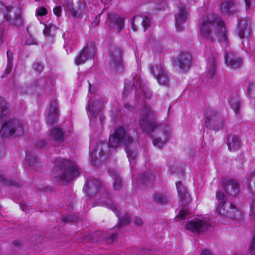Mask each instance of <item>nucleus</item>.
Returning a JSON list of instances; mask_svg holds the SVG:
<instances>
[{"mask_svg": "<svg viewBox=\"0 0 255 255\" xmlns=\"http://www.w3.org/2000/svg\"><path fill=\"white\" fill-rule=\"evenodd\" d=\"M209 226V219L207 217L199 216L190 218L185 228L193 233H199L206 230Z\"/></svg>", "mask_w": 255, "mask_h": 255, "instance_id": "obj_7", "label": "nucleus"}, {"mask_svg": "<svg viewBox=\"0 0 255 255\" xmlns=\"http://www.w3.org/2000/svg\"><path fill=\"white\" fill-rule=\"evenodd\" d=\"M216 198L218 201L216 211L218 214L235 219L241 218L242 216L241 211L234 205L227 201L226 196L223 193L218 191Z\"/></svg>", "mask_w": 255, "mask_h": 255, "instance_id": "obj_6", "label": "nucleus"}, {"mask_svg": "<svg viewBox=\"0 0 255 255\" xmlns=\"http://www.w3.org/2000/svg\"><path fill=\"white\" fill-rule=\"evenodd\" d=\"M151 178V177L149 176L148 174H145L143 176L141 177V179H140V182H145L146 181H147L148 179H150Z\"/></svg>", "mask_w": 255, "mask_h": 255, "instance_id": "obj_44", "label": "nucleus"}, {"mask_svg": "<svg viewBox=\"0 0 255 255\" xmlns=\"http://www.w3.org/2000/svg\"><path fill=\"white\" fill-rule=\"evenodd\" d=\"M116 235H113L110 239H108V241H107V243H112V242H113L114 240L115 239V238H116Z\"/></svg>", "mask_w": 255, "mask_h": 255, "instance_id": "obj_50", "label": "nucleus"}, {"mask_svg": "<svg viewBox=\"0 0 255 255\" xmlns=\"http://www.w3.org/2000/svg\"><path fill=\"white\" fill-rule=\"evenodd\" d=\"M120 225L122 226L123 225H126L129 222V216L128 214L125 215L122 219L119 218Z\"/></svg>", "mask_w": 255, "mask_h": 255, "instance_id": "obj_37", "label": "nucleus"}, {"mask_svg": "<svg viewBox=\"0 0 255 255\" xmlns=\"http://www.w3.org/2000/svg\"><path fill=\"white\" fill-rule=\"evenodd\" d=\"M55 163V176L58 177L61 180L69 181L80 173L79 168L73 161L58 159L56 160Z\"/></svg>", "mask_w": 255, "mask_h": 255, "instance_id": "obj_5", "label": "nucleus"}, {"mask_svg": "<svg viewBox=\"0 0 255 255\" xmlns=\"http://www.w3.org/2000/svg\"><path fill=\"white\" fill-rule=\"evenodd\" d=\"M239 35L241 38H248L250 34V28L248 22L242 20L239 23Z\"/></svg>", "mask_w": 255, "mask_h": 255, "instance_id": "obj_24", "label": "nucleus"}, {"mask_svg": "<svg viewBox=\"0 0 255 255\" xmlns=\"http://www.w3.org/2000/svg\"><path fill=\"white\" fill-rule=\"evenodd\" d=\"M234 3L232 1H226L222 3L221 10L224 14L231 13L233 11Z\"/></svg>", "mask_w": 255, "mask_h": 255, "instance_id": "obj_29", "label": "nucleus"}, {"mask_svg": "<svg viewBox=\"0 0 255 255\" xmlns=\"http://www.w3.org/2000/svg\"><path fill=\"white\" fill-rule=\"evenodd\" d=\"M155 118L154 111L145 105L141 112L139 124L142 130L151 136L153 145L161 148L170 138L171 129L167 125H158Z\"/></svg>", "mask_w": 255, "mask_h": 255, "instance_id": "obj_1", "label": "nucleus"}, {"mask_svg": "<svg viewBox=\"0 0 255 255\" xmlns=\"http://www.w3.org/2000/svg\"><path fill=\"white\" fill-rule=\"evenodd\" d=\"M25 162L29 166H32L36 163V159L34 157H30L28 155H26L25 157Z\"/></svg>", "mask_w": 255, "mask_h": 255, "instance_id": "obj_35", "label": "nucleus"}, {"mask_svg": "<svg viewBox=\"0 0 255 255\" xmlns=\"http://www.w3.org/2000/svg\"><path fill=\"white\" fill-rule=\"evenodd\" d=\"M216 71V56L214 54H212L207 60L206 75L209 78H212L215 75Z\"/></svg>", "mask_w": 255, "mask_h": 255, "instance_id": "obj_20", "label": "nucleus"}, {"mask_svg": "<svg viewBox=\"0 0 255 255\" xmlns=\"http://www.w3.org/2000/svg\"><path fill=\"white\" fill-rule=\"evenodd\" d=\"M228 145L231 151H235L241 145L240 138L237 135H230L228 137Z\"/></svg>", "mask_w": 255, "mask_h": 255, "instance_id": "obj_25", "label": "nucleus"}, {"mask_svg": "<svg viewBox=\"0 0 255 255\" xmlns=\"http://www.w3.org/2000/svg\"><path fill=\"white\" fill-rule=\"evenodd\" d=\"M132 143V138L126 133L124 128L120 127L115 130L114 134L110 135L108 146L110 148H116L122 144H125L127 156L131 164V161L135 158V153L130 149Z\"/></svg>", "mask_w": 255, "mask_h": 255, "instance_id": "obj_4", "label": "nucleus"}, {"mask_svg": "<svg viewBox=\"0 0 255 255\" xmlns=\"http://www.w3.org/2000/svg\"><path fill=\"white\" fill-rule=\"evenodd\" d=\"M36 13L37 16H42L47 14V10L44 7H38L36 9Z\"/></svg>", "mask_w": 255, "mask_h": 255, "instance_id": "obj_38", "label": "nucleus"}, {"mask_svg": "<svg viewBox=\"0 0 255 255\" xmlns=\"http://www.w3.org/2000/svg\"><path fill=\"white\" fill-rule=\"evenodd\" d=\"M8 114L7 104L5 100L0 101V122L3 125L0 131L2 137L19 136L23 133V128L21 122L16 119L7 120Z\"/></svg>", "mask_w": 255, "mask_h": 255, "instance_id": "obj_3", "label": "nucleus"}, {"mask_svg": "<svg viewBox=\"0 0 255 255\" xmlns=\"http://www.w3.org/2000/svg\"><path fill=\"white\" fill-rule=\"evenodd\" d=\"M50 33V27L48 25H45V28L43 30V33L45 36L49 35Z\"/></svg>", "mask_w": 255, "mask_h": 255, "instance_id": "obj_46", "label": "nucleus"}, {"mask_svg": "<svg viewBox=\"0 0 255 255\" xmlns=\"http://www.w3.org/2000/svg\"><path fill=\"white\" fill-rule=\"evenodd\" d=\"M231 105L233 109L234 110L235 114L237 115L239 113L240 108L241 107V104L238 101L234 102H231Z\"/></svg>", "mask_w": 255, "mask_h": 255, "instance_id": "obj_36", "label": "nucleus"}, {"mask_svg": "<svg viewBox=\"0 0 255 255\" xmlns=\"http://www.w3.org/2000/svg\"><path fill=\"white\" fill-rule=\"evenodd\" d=\"M199 37L202 40L213 41L217 39L222 46L229 44L227 30L223 20L214 13L203 17L198 27Z\"/></svg>", "mask_w": 255, "mask_h": 255, "instance_id": "obj_2", "label": "nucleus"}, {"mask_svg": "<svg viewBox=\"0 0 255 255\" xmlns=\"http://www.w3.org/2000/svg\"><path fill=\"white\" fill-rule=\"evenodd\" d=\"M128 106H129V105L128 104L125 105L126 108H128Z\"/></svg>", "mask_w": 255, "mask_h": 255, "instance_id": "obj_54", "label": "nucleus"}, {"mask_svg": "<svg viewBox=\"0 0 255 255\" xmlns=\"http://www.w3.org/2000/svg\"><path fill=\"white\" fill-rule=\"evenodd\" d=\"M178 11L175 16V26L177 31H181L185 27L188 18V9L184 5L178 6Z\"/></svg>", "mask_w": 255, "mask_h": 255, "instance_id": "obj_10", "label": "nucleus"}, {"mask_svg": "<svg viewBox=\"0 0 255 255\" xmlns=\"http://www.w3.org/2000/svg\"><path fill=\"white\" fill-rule=\"evenodd\" d=\"M7 65L5 69V73L6 74L10 73L12 69V53L10 50L7 51Z\"/></svg>", "mask_w": 255, "mask_h": 255, "instance_id": "obj_32", "label": "nucleus"}, {"mask_svg": "<svg viewBox=\"0 0 255 255\" xmlns=\"http://www.w3.org/2000/svg\"><path fill=\"white\" fill-rule=\"evenodd\" d=\"M110 64L111 68L117 72L123 70V63L122 59V51L119 48H115L110 55Z\"/></svg>", "mask_w": 255, "mask_h": 255, "instance_id": "obj_11", "label": "nucleus"}, {"mask_svg": "<svg viewBox=\"0 0 255 255\" xmlns=\"http://www.w3.org/2000/svg\"><path fill=\"white\" fill-rule=\"evenodd\" d=\"M246 5L247 7L250 6V0H245Z\"/></svg>", "mask_w": 255, "mask_h": 255, "instance_id": "obj_53", "label": "nucleus"}, {"mask_svg": "<svg viewBox=\"0 0 255 255\" xmlns=\"http://www.w3.org/2000/svg\"><path fill=\"white\" fill-rule=\"evenodd\" d=\"M188 214V210L186 209H182L180 211L179 213L176 216V218H179L181 219H183L187 216Z\"/></svg>", "mask_w": 255, "mask_h": 255, "instance_id": "obj_39", "label": "nucleus"}, {"mask_svg": "<svg viewBox=\"0 0 255 255\" xmlns=\"http://www.w3.org/2000/svg\"><path fill=\"white\" fill-rule=\"evenodd\" d=\"M161 6H159L157 7L156 8L158 9H164L166 7L167 5H166V3L161 2Z\"/></svg>", "mask_w": 255, "mask_h": 255, "instance_id": "obj_49", "label": "nucleus"}, {"mask_svg": "<svg viewBox=\"0 0 255 255\" xmlns=\"http://www.w3.org/2000/svg\"><path fill=\"white\" fill-rule=\"evenodd\" d=\"M101 107V104L98 101L90 102L88 110L92 117H96Z\"/></svg>", "mask_w": 255, "mask_h": 255, "instance_id": "obj_26", "label": "nucleus"}, {"mask_svg": "<svg viewBox=\"0 0 255 255\" xmlns=\"http://www.w3.org/2000/svg\"><path fill=\"white\" fill-rule=\"evenodd\" d=\"M109 175L114 178V187L115 190H119L122 186L121 179L116 171L114 169H110L108 171Z\"/></svg>", "mask_w": 255, "mask_h": 255, "instance_id": "obj_28", "label": "nucleus"}, {"mask_svg": "<svg viewBox=\"0 0 255 255\" xmlns=\"http://www.w3.org/2000/svg\"><path fill=\"white\" fill-rule=\"evenodd\" d=\"M51 137L56 142H61L63 140V132L60 128H55L51 132Z\"/></svg>", "mask_w": 255, "mask_h": 255, "instance_id": "obj_27", "label": "nucleus"}, {"mask_svg": "<svg viewBox=\"0 0 255 255\" xmlns=\"http://www.w3.org/2000/svg\"><path fill=\"white\" fill-rule=\"evenodd\" d=\"M107 148V145L105 143L97 144L96 149L93 150L91 153L92 160L95 161L99 158L104 160L103 157L105 154L104 149Z\"/></svg>", "mask_w": 255, "mask_h": 255, "instance_id": "obj_22", "label": "nucleus"}, {"mask_svg": "<svg viewBox=\"0 0 255 255\" xmlns=\"http://www.w3.org/2000/svg\"><path fill=\"white\" fill-rule=\"evenodd\" d=\"M59 115L58 107L55 100L51 101L49 112L46 118L47 122L52 124L58 118Z\"/></svg>", "mask_w": 255, "mask_h": 255, "instance_id": "obj_19", "label": "nucleus"}, {"mask_svg": "<svg viewBox=\"0 0 255 255\" xmlns=\"http://www.w3.org/2000/svg\"><path fill=\"white\" fill-rule=\"evenodd\" d=\"M43 146V145L40 146V147H42Z\"/></svg>", "mask_w": 255, "mask_h": 255, "instance_id": "obj_55", "label": "nucleus"}, {"mask_svg": "<svg viewBox=\"0 0 255 255\" xmlns=\"http://www.w3.org/2000/svg\"><path fill=\"white\" fill-rule=\"evenodd\" d=\"M109 18L111 23L110 27L116 29L119 32H121L124 27V19L117 15L113 16L109 15Z\"/></svg>", "mask_w": 255, "mask_h": 255, "instance_id": "obj_23", "label": "nucleus"}, {"mask_svg": "<svg viewBox=\"0 0 255 255\" xmlns=\"http://www.w3.org/2000/svg\"><path fill=\"white\" fill-rule=\"evenodd\" d=\"M247 91L250 95L255 92V83H250L248 86Z\"/></svg>", "mask_w": 255, "mask_h": 255, "instance_id": "obj_41", "label": "nucleus"}, {"mask_svg": "<svg viewBox=\"0 0 255 255\" xmlns=\"http://www.w3.org/2000/svg\"><path fill=\"white\" fill-rule=\"evenodd\" d=\"M95 54V46L93 42L88 43L87 46L76 57L75 63L79 65L84 64L87 60L93 59Z\"/></svg>", "mask_w": 255, "mask_h": 255, "instance_id": "obj_9", "label": "nucleus"}, {"mask_svg": "<svg viewBox=\"0 0 255 255\" xmlns=\"http://www.w3.org/2000/svg\"><path fill=\"white\" fill-rule=\"evenodd\" d=\"M155 78L159 85L163 86L168 85L169 83L168 77L165 71L161 73V74Z\"/></svg>", "mask_w": 255, "mask_h": 255, "instance_id": "obj_31", "label": "nucleus"}, {"mask_svg": "<svg viewBox=\"0 0 255 255\" xmlns=\"http://www.w3.org/2000/svg\"><path fill=\"white\" fill-rule=\"evenodd\" d=\"M178 65L183 71L188 70L191 65V56L187 52H182L177 59Z\"/></svg>", "mask_w": 255, "mask_h": 255, "instance_id": "obj_17", "label": "nucleus"}, {"mask_svg": "<svg viewBox=\"0 0 255 255\" xmlns=\"http://www.w3.org/2000/svg\"><path fill=\"white\" fill-rule=\"evenodd\" d=\"M154 200L157 203L164 204L167 202V199L162 195L156 194L154 196Z\"/></svg>", "mask_w": 255, "mask_h": 255, "instance_id": "obj_33", "label": "nucleus"}, {"mask_svg": "<svg viewBox=\"0 0 255 255\" xmlns=\"http://www.w3.org/2000/svg\"><path fill=\"white\" fill-rule=\"evenodd\" d=\"M66 8L67 9L72 10L73 9V3L72 2L70 3L69 4L66 6Z\"/></svg>", "mask_w": 255, "mask_h": 255, "instance_id": "obj_51", "label": "nucleus"}, {"mask_svg": "<svg viewBox=\"0 0 255 255\" xmlns=\"http://www.w3.org/2000/svg\"><path fill=\"white\" fill-rule=\"evenodd\" d=\"M150 23V20L147 17L136 15L132 19L131 24L132 29L135 31L137 30L139 24L141 25L145 30Z\"/></svg>", "mask_w": 255, "mask_h": 255, "instance_id": "obj_18", "label": "nucleus"}, {"mask_svg": "<svg viewBox=\"0 0 255 255\" xmlns=\"http://www.w3.org/2000/svg\"><path fill=\"white\" fill-rule=\"evenodd\" d=\"M1 14L6 20L12 24L19 26L22 23L19 14V10L17 8L6 6L0 3V15Z\"/></svg>", "mask_w": 255, "mask_h": 255, "instance_id": "obj_8", "label": "nucleus"}, {"mask_svg": "<svg viewBox=\"0 0 255 255\" xmlns=\"http://www.w3.org/2000/svg\"><path fill=\"white\" fill-rule=\"evenodd\" d=\"M53 12L55 15L58 16H59L61 15V8L60 6H56L54 8Z\"/></svg>", "mask_w": 255, "mask_h": 255, "instance_id": "obj_43", "label": "nucleus"}, {"mask_svg": "<svg viewBox=\"0 0 255 255\" xmlns=\"http://www.w3.org/2000/svg\"><path fill=\"white\" fill-rule=\"evenodd\" d=\"M223 188L227 194L231 196H236L239 192V186L235 181L224 182Z\"/></svg>", "mask_w": 255, "mask_h": 255, "instance_id": "obj_21", "label": "nucleus"}, {"mask_svg": "<svg viewBox=\"0 0 255 255\" xmlns=\"http://www.w3.org/2000/svg\"><path fill=\"white\" fill-rule=\"evenodd\" d=\"M33 68L35 71L41 72L43 69V66L39 63H35L33 66Z\"/></svg>", "mask_w": 255, "mask_h": 255, "instance_id": "obj_42", "label": "nucleus"}, {"mask_svg": "<svg viewBox=\"0 0 255 255\" xmlns=\"http://www.w3.org/2000/svg\"><path fill=\"white\" fill-rule=\"evenodd\" d=\"M150 70L151 73L155 78L159 76L162 72L165 71L160 63H157L153 65L150 67Z\"/></svg>", "mask_w": 255, "mask_h": 255, "instance_id": "obj_30", "label": "nucleus"}, {"mask_svg": "<svg viewBox=\"0 0 255 255\" xmlns=\"http://www.w3.org/2000/svg\"><path fill=\"white\" fill-rule=\"evenodd\" d=\"M100 181L95 178H90L87 181L83 190L88 196L95 194L101 188Z\"/></svg>", "mask_w": 255, "mask_h": 255, "instance_id": "obj_12", "label": "nucleus"}, {"mask_svg": "<svg viewBox=\"0 0 255 255\" xmlns=\"http://www.w3.org/2000/svg\"><path fill=\"white\" fill-rule=\"evenodd\" d=\"M107 207L112 210L116 214L117 216L119 218V212L118 210L117 205L114 204H108Z\"/></svg>", "mask_w": 255, "mask_h": 255, "instance_id": "obj_40", "label": "nucleus"}, {"mask_svg": "<svg viewBox=\"0 0 255 255\" xmlns=\"http://www.w3.org/2000/svg\"><path fill=\"white\" fill-rule=\"evenodd\" d=\"M225 63L227 67L235 68L240 67L242 64V59L236 56L233 52H227L224 56Z\"/></svg>", "mask_w": 255, "mask_h": 255, "instance_id": "obj_14", "label": "nucleus"}, {"mask_svg": "<svg viewBox=\"0 0 255 255\" xmlns=\"http://www.w3.org/2000/svg\"><path fill=\"white\" fill-rule=\"evenodd\" d=\"M249 182L251 184L252 202L250 204V216L255 219V172L250 176Z\"/></svg>", "mask_w": 255, "mask_h": 255, "instance_id": "obj_16", "label": "nucleus"}, {"mask_svg": "<svg viewBox=\"0 0 255 255\" xmlns=\"http://www.w3.org/2000/svg\"><path fill=\"white\" fill-rule=\"evenodd\" d=\"M134 86L136 90V95L138 97L139 101L150 98L151 96V91L146 86L142 85L140 80H138Z\"/></svg>", "mask_w": 255, "mask_h": 255, "instance_id": "obj_13", "label": "nucleus"}, {"mask_svg": "<svg viewBox=\"0 0 255 255\" xmlns=\"http://www.w3.org/2000/svg\"><path fill=\"white\" fill-rule=\"evenodd\" d=\"M201 255H212V254L208 250H203L202 251Z\"/></svg>", "mask_w": 255, "mask_h": 255, "instance_id": "obj_48", "label": "nucleus"}, {"mask_svg": "<svg viewBox=\"0 0 255 255\" xmlns=\"http://www.w3.org/2000/svg\"><path fill=\"white\" fill-rule=\"evenodd\" d=\"M25 44L28 45L37 44V41L31 35L29 34L26 37Z\"/></svg>", "mask_w": 255, "mask_h": 255, "instance_id": "obj_34", "label": "nucleus"}, {"mask_svg": "<svg viewBox=\"0 0 255 255\" xmlns=\"http://www.w3.org/2000/svg\"><path fill=\"white\" fill-rule=\"evenodd\" d=\"M250 251L252 253H255V235L254 236L253 243L250 247Z\"/></svg>", "mask_w": 255, "mask_h": 255, "instance_id": "obj_45", "label": "nucleus"}, {"mask_svg": "<svg viewBox=\"0 0 255 255\" xmlns=\"http://www.w3.org/2000/svg\"><path fill=\"white\" fill-rule=\"evenodd\" d=\"M176 186L181 204L184 206L188 205L191 201V198L186 187L180 181L176 182Z\"/></svg>", "mask_w": 255, "mask_h": 255, "instance_id": "obj_15", "label": "nucleus"}, {"mask_svg": "<svg viewBox=\"0 0 255 255\" xmlns=\"http://www.w3.org/2000/svg\"><path fill=\"white\" fill-rule=\"evenodd\" d=\"M211 120V119H210V118L209 116H207L206 117L205 123L206 124L207 127H208L209 126V124Z\"/></svg>", "mask_w": 255, "mask_h": 255, "instance_id": "obj_52", "label": "nucleus"}, {"mask_svg": "<svg viewBox=\"0 0 255 255\" xmlns=\"http://www.w3.org/2000/svg\"><path fill=\"white\" fill-rule=\"evenodd\" d=\"M135 225L140 226L142 224V220L139 218H135L134 220Z\"/></svg>", "mask_w": 255, "mask_h": 255, "instance_id": "obj_47", "label": "nucleus"}]
</instances>
